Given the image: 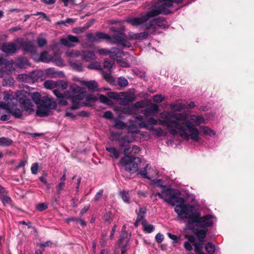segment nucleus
<instances>
[{"label": "nucleus", "mask_w": 254, "mask_h": 254, "mask_svg": "<svg viewBox=\"0 0 254 254\" xmlns=\"http://www.w3.org/2000/svg\"><path fill=\"white\" fill-rule=\"evenodd\" d=\"M55 106L56 104L52 98L44 96L38 106L36 114L41 117H46L49 115L50 109L55 108Z\"/></svg>", "instance_id": "nucleus-8"}, {"label": "nucleus", "mask_w": 254, "mask_h": 254, "mask_svg": "<svg viewBox=\"0 0 254 254\" xmlns=\"http://www.w3.org/2000/svg\"><path fill=\"white\" fill-rule=\"evenodd\" d=\"M0 108L7 110L10 113L16 118H20L22 116V112L19 108H17V103L9 105L6 104L5 103L0 102Z\"/></svg>", "instance_id": "nucleus-13"}, {"label": "nucleus", "mask_w": 254, "mask_h": 254, "mask_svg": "<svg viewBox=\"0 0 254 254\" xmlns=\"http://www.w3.org/2000/svg\"><path fill=\"white\" fill-rule=\"evenodd\" d=\"M37 43L39 47L42 48L47 44V41L44 38H38L37 39Z\"/></svg>", "instance_id": "nucleus-60"}, {"label": "nucleus", "mask_w": 254, "mask_h": 254, "mask_svg": "<svg viewBox=\"0 0 254 254\" xmlns=\"http://www.w3.org/2000/svg\"><path fill=\"white\" fill-rule=\"evenodd\" d=\"M130 125L127 127V130L129 133H138L140 131L136 126L135 124L133 123H129Z\"/></svg>", "instance_id": "nucleus-43"}, {"label": "nucleus", "mask_w": 254, "mask_h": 254, "mask_svg": "<svg viewBox=\"0 0 254 254\" xmlns=\"http://www.w3.org/2000/svg\"><path fill=\"white\" fill-rule=\"evenodd\" d=\"M154 134L158 137L161 136H165L167 135V133L164 131L161 127L156 128L154 131Z\"/></svg>", "instance_id": "nucleus-55"}, {"label": "nucleus", "mask_w": 254, "mask_h": 254, "mask_svg": "<svg viewBox=\"0 0 254 254\" xmlns=\"http://www.w3.org/2000/svg\"><path fill=\"white\" fill-rule=\"evenodd\" d=\"M129 123H133L135 124H137L138 127L140 128L147 127V124L143 121V118L140 115L135 117L133 120H130Z\"/></svg>", "instance_id": "nucleus-26"}, {"label": "nucleus", "mask_w": 254, "mask_h": 254, "mask_svg": "<svg viewBox=\"0 0 254 254\" xmlns=\"http://www.w3.org/2000/svg\"><path fill=\"white\" fill-rule=\"evenodd\" d=\"M160 116L163 120H159V123L166 126L171 134L178 135L186 141H199L200 132L195 127L205 123L201 115L188 116L184 113L163 111Z\"/></svg>", "instance_id": "nucleus-1"}, {"label": "nucleus", "mask_w": 254, "mask_h": 254, "mask_svg": "<svg viewBox=\"0 0 254 254\" xmlns=\"http://www.w3.org/2000/svg\"><path fill=\"white\" fill-rule=\"evenodd\" d=\"M31 98L33 102L37 105L38 106L42 99L40 94L38 92H35L31 95Z\"/></svg>", "instance_id": "nucleus-41"}, {"label": "nucleus", "mask_w": 254, "mask_h": 254, "mask_svg": "<svg viewBox=\"0 0 254 254\" xmlns=\"http://www.w3.org/2000/svg\"><path fill=\"white\" fill-rule=\"evenodd\" d=\"M114 127L117 129H123L127 127V125L120 120H116L115 121Z\"/></svg>", "instance_id": "nucleus-47"}, {"label": "nucleus", "mask_w": 254, "mask_h": 254, "mask_svg": "<svg viewBox=\"0 0 254 254\" xmlns=\"http://www.w3.org/2000/svg\"><path fill=\"white\" fill-rule=\"evenodd\" d=\"M114 64V61H109L107 59L104 60L103 66L105 68H107L108 70H111L112 67Z\"/></svg>", "instance_id": "nucleus-57"}, {"label": "nucleus", "mask_w": 254, "mask_h": 254, "mask_svg": "<svg viewBox=\"0 0 254 254\" xmlns=\"http://www.w3.org/2000/svg\"><path fill=\"white\" fill-rule=\"evenodd\" d=\"M39 165L37 163H33L31 167V171L32 174L36 175L38 173Z\"/></svg>", "instance_id": "nucleus-64"}, {"label": "nucleus", "mask_w": 254, "mask_h": 254, "mask_svg": "<svg viewBox=\"0 0 254 254\" xmlns=\"http://www.w3.org/2000/svg\"><path fill=\"white\" fill-rule=\"evenodd\" d=\"M65 55L69 58H76L80 56H81V52L78 50H69L65 52Z\"/></svg>", "instance_id": "nucleus-35"}, {"label": "nucleus", "mask_w": 254, "mask_h": 254, "mask_svg": "<svg viewBox=\"0 0 254 254\" xmlns=\"http://www.w3.org/2000/svg\"><path fill=\"white\" fill-rule=\"evenodd\" d=\"M29 74H20L18 76V79L19 81L25 82L28 83H31L32 80L30 78Z\"/></svg>", "instance_id": "nucleus-36"}, {"label": "nucleus", "mask_w": 254, "mask_h": 254, "mask_svg": "<svg viewBox=\"0 0 254 254\" xmlns=\"http://www.w3.org/2000/svg\"><path fill=\"white\" fill-rule=\"evenodd\" d=\"M79 42V38L72 35H68L66 37L60 39L61 44L67 47H74L75 44Z\"/></svg>", "instance_id": "nucleus-15"}, {"label": "nucleus", "mask_w": 254, "mask_h": 254, "mask_svg": "<svg viewBox=\"0 0 254 254\" xmlns=\"http://www.w3.org/2000/svg\"><path fill=\"white\" fill-rule=\"evenodd\" d=\"M44 73L43 70H36L30 73V78L32 80L31 83L38 80H43Z\"/></svg>", "instance_id": "nucleus-24"}, {"label": "nucleus", "mask_w": 254, "mask_h": 254, "mask_svg": "<svg viewBox=\"0 0 254 254\" xmlns=\"http://www.w3.org/2000/svg\"><path fill=\"white\" fill-rule=\"evenodd\" d=\"M69 64L70 67L76 71L81 72L83 70L82 63L80 61L70 60Z\"/></svg>", "instance_id": "nucleus-25"}, {"label": "nucleus", "mask_w": 254, "mask_h": 254, "mask_svg": "<svg viewBox=\"0 0 254 254\" xmlns=\"http://www.w3.org/2000/svg\"><path fill=\"white\" fill-rule=\"evenodd\" d=\"M120 162L125 167L127 171L134 173L138 171L141 159L139 157H123Z\"/></svg>", "instance_id": "nucleus-9"}, {"label": "nucleus", "mask_w": 254, "mask_h": 254, "mask_svg": "<svg viewBox=\"0 0 254 254\" xmlns=\"http://www.w3.org/2000/svg\"><path fill=\"white\" fill-rule=\"evenodd\" d=\"M29 65V62L27 59L24 57L18 58L16 62H14L13 65H10V67H13L14 69L26 68Z\"/></svg>", "instance_id": "nucleus-20"}, {"label": "nucleus", "mask_w": 254, "mask_h": 254, "mask_svg": "<svg viewBox=\"0 0 254 254\" xmlns=\"http://www.w3.org/2000/svg\"><path fill=\"white\" fill-rule=\"evenodd\" d=\"M148 102L147 101L141 100L134 103L133 106L135 109L143 108L148 106Z\"/></svg>", "instance_id": "nucleus-52"}, {"label": "nucleus", "mask_w": 254, "mask_h": 254, "mask_svg": "<svg viewBox=\"0 0 254 254\" xmlns=\"http://www.w3.org/2000/svg\"><path fill=\"white\" fill-rule=\"evenodd\" d=\"M183 0H159V6H160L159 10L156 11L149 12V13H155L157 14L160 12L167 13V7L173 5V3H181Z\"/></svg>", "instance_id": "nucleus-14"}, {"label": "nucleus", "mask_w": 254, "mask_h": 254, "mask_svg": "<svg viewBox=\"0 0 254 254\" xmlns=\"http://www.w3.org/2000/svg\"><path fill=\"white\" fill-rule=\"evenodd\" d=\"M70 92L66 91L65 92V94L63 95L60 91L58 89H54L53 90V93L54 95L57 97L59 100V104L62 105H66L67 104V102L65 99V97L67 98L70 99L69 98V95L72 93V91L71 89V87H70Z\"/></svg>", "instance_id": "nucleus-17"}, {"label": "nucleus", "mask_w": 254, "mask_h": 254, "mask_svg": "<svg viewBox=\"0 0 254 254\" xmlns=\"http://www.w3.org/2000/svg\"><path fill=\"white\" fill-rule=\"evenodd\" d=\"M106 150L110 153V156L118 159L119 157L120 152L116 148L113 147H107Z\"/></svg>", "instance_id": "nucleus-31"}, {"label": "nucleus", "mask_w": 254, "mask_h": 254, "mask_svg": "<svg viewBox=\"0 0 254 254\" xmlns=\"http://www.w3.org/2000/svg\"><path fill=\"white\" fill-rule=\"evenodd\" d=\"M14 64V61H6L3 58L2 55H0V65H5V66L13 65Z\"/></svg>", "instance_id": "nucleus-49"}, {"label": "nucleus", "mask_w": 254, "mask_h": 254, "mask_svg": "<svg viewBox=\"0 0 254 254\" xmlns=\"http://www.w3.org/2000/svg\"><path fill=\"white\" fill-rule=\"evenodd\" d=\"M47 208L48 205L46 203H41L36 205V209L40 211L45 210Z\"/></svg>", "instance_id": "nucleus-63"}, {"label": "nucleus", "mask_w": 254, "mask_h": 254, "mask_svg": "<svg viewBox=\"0 0 254 254\" xmlns=\"http://www.w3.org/2000/svg\"><path fill=\"white\" fill-rule=\"evenodd\" d=\"M161 188L162 189V193L165 194L164 201L172 206L176 205L174 210L176 213V208L177 207H184L187 205H190L189 203H185L186 200L184 198L178 197L181 194L179 190L172 189L170 186L162 185V184H161Z\"/></svg>", "instance_id": "nucleus-5"}, {"label": "nucleus", "mask_w": 254, "mask_h": 254, "mask_svg": "<svg viewBox=\"0 0 254 254\" xmlns=\"http://www.w3.org/2000/svg\"><path fill=\"white\" fill-rule=\"evenodd\" d=\"M12 140L6 137L0 138V146H7L10 145L12 143Z\"/></svg>", "instance_id": "nucleus-46"}, {"label": "nucleus", "mask_w": 254, "mask_h": 254, "mask_svg": "<svg viewBox=\"0 0 254 254\" xmlns=\"http://www.w3.org/2000/svg\"><path fill=\"white\" fill-rule=\"evenodd\" d=\"M107 96L111 99L118 100L120 104L127 105L135 100L136 96L134 93L129 92H121L119 93L115 92H109Z\"/></svg>", "instance_id": "nucleus-7"}, {"label": "nucleus", "mask_w": 254, "mask_h": 254, "mask_svg": "<svg viewBox=\"0 0 254 254\" xmlns=\"http://www.w3.org/2000/svg\"><path fill=\"white\" fill-rule=\"evenodd\" d=\"M15 96L25 110H33V104L31 100L29 99L30 94L29 93L24 90L17 91L15 93Z\"/></svg>", "instance_id": "nucleus-10"}, {"label": "nucleus", "mask_w": 254, "mask_h": 254, "mask_svg": "<svg viewBox=\"0 0 254 254\" xmlns=\"http://www.w3.org/2000/svg\"><path fill=\"white\" fill-rule=\"evenodd\" d=\"M140 151L139 147L136 145H132L125 148L124 157H136L135 156Z\"/></svg>", "instance_id": "nucleus-18"}, {"label": "nucleus", "mask_w": 254, "mask_h": 254, "mask_svg": "<svg viewBox=\"0 0 254 254\" xmlns=\"http://www.w3.org/2000/svg\"><path fill=\"white\" fill-rule=\"evenodd\" d=\"M111 30L115 32L112 36L102 32H97L95 34L92 33L86 34V37L88 41L92 43H99L101 40H107L112 44L121 46L123 49L131 47L127 35L121 31H118V28L113 27Z\"/></svg>", "instance_id": "nucleus-4"}, {"label": "nucleus", "mask_w": 254, "mask_h": 254, "mask_svg": "<svg viewBox=\"0 0 254 254\" xmlns=\"http://www.w3.org/2000/svg\"><path fill=\"white\" fill-rule=\"evenodd\" d=\"M159 111V106L155 104H151L150 106L141 111V113L147 118L150 116L154 115Z\"/></svg>", "instance_id": "nucleus-21"}, {"label": "nucleus", "mask_w": 254, "mask_h": 254, "mask_svg": "<svg viewBox=\"0 0 254 254\" xmlns=\"http://www.w3.org/2000/svg\"><path fill=\"white\" fill-rule=\"evenodd\" d=\"M102 75L104 78L109 83H112L114 82V79L113 77L111 75V70H108L107 71H102Z\"/></svg>", "instance_id": "nucleus-33"}, {"label": "nucleus", "mask_w": 254, "mask_h": 254, "mask_svg": "<svg viewBox=\"0 0 254 254\" xmlns=\"http://www.w3.org/2000/svg\"><path fill=\"white\" fill-rule=\"evenodd\" d=\"M146 209L145 207H140L139 208V211L137 213V218H138L143 221V219L146 214Z\"/></svg>", "instance_id": "nucleus-56"}, {"label": "nucleus", "mask_w": 254, "mask_h": 254, "mask_svg": "<svg viewBox=\"0 0 254 254\" xmlns=\"http://www.w3.org/2000/svg\"><path fill=\"white\" fill-rule=\"evenodd\" d=\"M0 50L8 55H13L16 53L17 48L13 42H5L2 44Z\"/></svg>", "instance_id": "nucleus-16"}, {"label": "nucleus", "mask_w": 254, "mask_h": 254, "mask_svg": "<svg viewBox=\"0 0 254 254\" xmlns=\"http://www.w3.org/2000/svg\"><path fill=\"white\" fill-rule=\"evenodd\" d=\"M159 0H158L154 4L151 6V9L146 12L145 13H142L137 17H127L126 19V21L133 26H137L138 25H143V27L147 30L149 32L152 34H157L161 32L162 29H164L168 27L169 24L168 22L164 17H159L157 18H154L147 22L150 18L156 16L160 14H168L171 11L169 10V8L167 7L168 12L164 13L160 12L157 14L155 13H149V12L156 11L159 10L160 6H159ZM172 6H171V7Z\"/></svg>", "instance_id": "nucleus-2"}, {"label": "nucleus", "mask_w": 254, "mask_h": 254, "mask_svg": "<svg viewBox=\"0 0 254 254\" xmlns=\"http://www.w3.org/2000/svg\"><path fill=\"white\" fill-rule=\"evenodd\" d=\"M0 200L4 205L9 204L11 202V198L7 194L1 197Z\"/></svg>", "instance_id": "nucleus-61"}, {"label": "nucleus", "mask_w": 254, "mask_h": 254, "mask_svg": "<svg viewBox=\"0 0 254 254\" xmlns=\"http://www.w3.org/2000/svg\"><path fill=\"white\" fill-rule=\"evenodd\" d=\"M134 140L133 138H130L128 135L124 136L120 140V146L121 147L126 146L128 143Z\"/></svg>", "instance_id": "nucleus-34"}, {"label": "nucleus", "mask_w": 254, "mask_h": 254, "mask_svg": "<svg viewBox=\"0 0 254 254\" xmlns=\"http://www.w3.org/2000/svg\"><path fill=\"white\" fill-rule=\"evenodd\" d=\"M193 205H187L184 207L178 206L176 208L177 216L181 221L187 220L189 226L195 225L197 228L206 229L213 226L216 221L215 217L212 214L201 216L198 211L194 212Z\"/></svg>", "instance_id": "nucleus-3"}, {"label": "nucleus", "mask_w": 254, "mask_h": 254, "mask_svg": "<svg viewBox=\"0 0 254 254\" xmlns=\"http://www.w3.org/2000/svg\"><path fill=\"white\" fill-rule=\"evenodd\" d=\"M185 238L188 240V242L190 243L193 244L194 247H195V244L198 243V242H196V238L194 236L191 235H186Z\"/></svg>", "instance_id": "nucleus-59"}, {"label": "nucleus", "mask_w": 254, "mask_h": 254, "mask_svg": "<svg viewBox=\"0 0 254 254\" xmlns=\"http://www.w3.org/2000/svg\"><path fill=\"white\" fill-rule=\"evenodd\" d=\"M135 109L133 105L131 107H128L126 108H125L122 112L124 114L131 115L135 114Z\"/></svg>", "instance_id": "nucleus-54"}, {"label": "nucleus", "mask_w": 254, "mask_h": 254, "mask_svg": "<svg viewBox=\"0 0 254 254\" xmlns=\"http://www.w3.org/2000/svg\"><path fill=\"white\" fill-rule=\"evenodd\" d=\"M98 100V97L93 95H89L86 97L85 106H91V102L93 103Z\"/></svg>", "instance_id": "nucleus-48"}, {"label": "nucleus", "mask_w": 254, "mask_h": 254, "mask_svg": "<svg viewBox=\"0 0 254 254\" xmlns=\"http://www.w3.org/2000/svg\"><path fill=\"white\" fill-rule=\"evenodd\" d=\"M95 52V51L83 50L81 51V58L83 60L87 62L95 60L97 57Z\"/></svg>", "instance_id": "nucleus-22"}, {"label": "nucleus", "mask_w": 254, "mask_h": 254, "mask_svg": "<svg viewBox=\"0 0 254 254\" xmlns=\"http://www.w3.org/2000/svg\"><path fill=\"white\" fill-rule=\"evenodd\" d=\"M149 33L147 31H144L140 33H134L130 35L131 38L136 40H143L147 38L148 36Z\"/></svg>", "instance_id": "nucleus-29"}, {"label": "nucleus", "mask_w": 254, "mask_h": 254, "mask_svg": "<svg viewBox=\"0 0 254 254\" xmlns=\"http://www.w3.org/2000/svg\"><path fill=\"white\" fill-rule=\"evenodd\" d=\"M120 57L116 58L118 63H119L121 66L128 67H129V64L126 59L120 58L122 56H124V53Z\"/></svg>", "instance_id": "nucleus-40"}, {"label": "nucleus", "mask_w": 254, "mask_h": 254, "mask_svg": "<svg viewBox=\"0 0 254 254\" xmlns=\"http://www.w3.org/2000/svg\"><path fill=\"white\" fill-rule=\"evenodd\" d=\"M71 89L72 93L69 95V98H70L72 106L67 109L65 116L74 119L75 115L72 111L79 108L81 102L85 96L86 92L83 88L76 85L71 86Z\"/></svg>", "instance_id": "nucleus-6"}, {"label": "nucleus", "mask_w": 254, "mask_h": 254, "mask_svg": "<svg viewBox=\"0 0 254 254\" xmlns=\"http://www.w3.org/2000/svg\"><path fill=\"white\" fill-rule=\"evenodd\" d=\"M57 88H61L62 89H65L67 87V83L65 81L59 80L57 81Z\"/></svg>", "instance_id": "nucleus-58"}, {"label": "nucleus", "mask_w": 254, "mask_h": 254, "mask_svg": "<svg viewBox=\"0 0 254 254\" xmlns=\"http://www.w3.org/2000/svg\"><path fill=\"white\" fill-rule=\"evenodd\" d=\"M12 92L9 90L3 92V99L6 104L12 105V104L17 103L18 98H14L12 95Z\"/></svg>", "instance_id": "nucleus-23"}, {"label": "nucleus", "mask_w": 254, "mask_h": 254, "mask_svg": "<svg viewBox=\"0 0 254 254\" xmlns=\"http://www.w3.org/2000/svg\"><path fill=\"white\" fill-rule=\"evenodd\" d=\"M207 231L205 229H193V233L197 237L198 242L195 244L194 252L196 253H200L201 250L203 248L204 239L206 236Z\"/></svg>", "instance_id": "nucleus-12"}, {"label": "nucleus", "mask_w": 254, "mask_h": 254, "mask_svg": "<svg viewBox=\"0 0 254 254\" xmlns=\"http://www.w3.org/2000/svg\"><path fill=\"white\" fill-rule=\"evenodd\" d=\"M200 128L201 129L203 133L206 135H215V132L206 126H201Z\"/></svg>", "instance_id": "nucleus-39"}, {"label": "nucleus", "mask_w": 254, "mask_h": 254, "mask_svg": "<svg viewBox=\"0 0 254 254\" xmlns=\"http://www.w3.org/2000/svg\"><path fill=\"white\" fill-rule=\"evenodd\" d=\"M57 81L51 80H46L44 84V87L47 89H54L57 87Z\"/></svg>", "instance_id": "nucleus-38"}, {"label": "nucleus", "mask_w": 254, "mask_h": 254, "mask_svg": "<svg viewBox=\"0 0 254 254\" xmlns=\"http://www.w3.org/2000/svg\"><path fill=\"white\" fill-rule=\"evenodd\" d=\"M120 195L123 201L127 203H130V197L129 196L128 191L123 190L120 192Z\"/></svg>", "instance_id": "nucleus-37"}, {"label": "nucleus", "mask_w": 254, "mask_h": 254, "mask_svg": "<svg viewBox=\"0 0 254 254\" xmlns=\"http://www.w3.org/2000/svg\"><path fill=\"white\" fill-rule=\"evenodd\" d=\"M81 83L82 85L86 86L90 90H95L98 87L97 82L94 80H91L89 81H82Z\"/></svg>", "instance_id": "nucleus-32"}, {"label": "nucleus", "mask_w": 254, "mask_h": 254, "mask_svg": "<svg viewBox=\"0 0 254 254\" xmlns=\"http://www.w3.org/2000/svg\"><path fill=\"white\" fill-rule=\"evenodd\" d=\"M51 58L47 52H43L40 55V60L45 63H49L51 61Z\"/></svg>", "instance_id": "nucleus-42"}, {"label": "nucleus", "mask_w": 254, "mask_h": 254, "mask_svg": "<svg viewBox=\"0 0 254 254\" xmlns=\"http://www.w3.org/2000/svg\"><path fill=\"white\" fill-rule=\"evenodd\" d=\"M44 73L47 76L49 77H57L61 75V73L56 71L54 68L46 69Z\"/></svg>", "instance_id": "nucleus-27"}, {"label": "nucleus", "mask_w": 254, "mask_h": 254, "mask_svg": "<svg viewBox=\"0 0 254 254\" xmlns=\"http://www.w3.org/2000/svg\"><path fill=\"white\" fill-rule=\"evenodd\" d=\"M109 98H110L109 97H107V96L103 95H100L99 98L101 102L107 105H112L113 103L112 101Z\"/></svg>", "instance_id": "nucleus-51"}, {"label": "nucleus", "mask_w": 254, "mask_h": 254, "mask_svg": "<svg viewBox=\"0 0 254 254\" xmlns=\"http://www.w3.org/2000/svg\"><path fill=\"white\" fill-rule=\"evenodd\" d=\"M126 228H127L126 226L125 225H124L122 227V233L120 236V238L118 242V244L119 245H121L122 243V242L123 241H124L125 240H126L125 239V236L126 235H127L126 238L128 237V235L127 234V233L126 232ZM129 236L130 237V235H129Z\"/></svg>", "instance_id": "nucleus-45"}, {"label": "nucleus", "mask_w": 254, "mask_h": 254, "mask_svg": "<svg viewBox=\"0 0 254 254\" xmlns=\"http://www.w3.org/2000/svg\"><path fill=\"white\" fill-rule=\"evenodd\" d=\"M141 223L143 226V230L146 233H150L155 230L154 226L148 224L145 220H143Z\"/></svg>", "instance_id": "nucleus-30"}, {"label": "nucleus", "mask_w": 254, "mask_h": 254, "mask_svg": "<svg viewBox=\"0 0 254 254\" xmlns=\"http://www.w3.org/2000/svg\"><path fill=\"white\" fill-rule=\"evenodd\" d=\"M164 100V97L160 94H156L153 96V100L156 103H161Z\"/></svg>", "instance_id": "nucleus-62"}, {"label": "nucleus", "mask_w": 254, "mask_h": 254, "mask_svg": "<svg viewBox=\"0 0 254 254\" xmlns=\"http://www.w3.org/2000/svg\"><path fill=\"white\" fill-rule=\"evenodd\" d=\"M118 85L122 87H126L128 84V82L127 80L124 77H120L118 79Z\"/></svg>", "instance_id": "nucleus-53"}, {"label": "nucleus", "mask_w": 254, "mask_h": 254, "mask_svg": "<svg viewBox=\"0 0 254 254\" xmlns=\"http://www.w3.org/2000/svg\"><path fill=\"white\" fill-rule=\"evenodd\" d=\"M170 108L176 112H180L185 109L186 105L179 102H176L170 104Z\"/></svg>", "instance_id": "nucleus-28"}, {"label": "nucleus", "mask_w": 254, "mask_h": 254, "mask_svg": "<svg viewBox=\"0 0 254 254\" xmlns=\"http://www.w3.org/2000/svg\"><path fill=\"white\" fill-rule=\"evenodd\" d=\"M87 68L90 69L101 70L102 69V66L99 62H94L90 63L87 65Z\"/></svg>", "instance_id": "nucleus-44"}, {"label": "nucleus", "mask_w": 254, "mask_h": 254, "mask_svg": "<svg viewBox=\"0 0 254 254\" xmlns=\"http://www.w3.org/2000/svg\"><path fill=\"white\" fill-rule=\"evenodd\" d=\"M21 46L23 51L29 52L31 54H35L36 52V49L34 46L33 41L32 40L25 41L23 42Z\"/></svg>", "instance_id": "nucleus-19"}, {"label": "nucleus", "mask_w": 254, "mask_h": 254, "mask_svg": "<svg viewBox=\"0 0 254 254\" xmlns=\"http://www.w3.org/2000/svg\"><path fill=\"white\" fill-rule=\"evenodd\" d=\"M205 250L209 254H213L215 251V245L211 242H208L206 245Z\"/></svg>", "instance_id": "nucleus-50"}, {"label": "nucleus", "mask_w": 254, "mask_h": 254, "mask_svg": "<svg viewBox=\"0 0 254 254\" xmlns=\"http://www.w3.org/2000/svg\"><path fill=\"white\" fill-rule=\"evenodd\" d=\"M94 51L100 56L110 55V58L113 59V60H115L116 58L120 57L123 54L122 51H121L119 49L116 48H113L110 50H108L107 49L99 48L98 47H96L94 48Z\"/></svg>", "instance_id": "nucleus-11"}]
</instances>
